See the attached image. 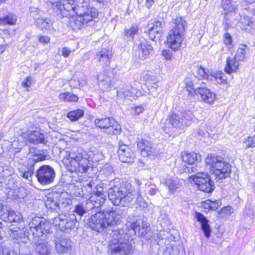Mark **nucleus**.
<instances>
[{
    "mask_svg": "<svg viewBox=\"0 0 255 255\" xmlns=\"http://www.w3.org/2000/svg\"><path fill=\"white\" fill-rule=\"evenodd\" d=\"M18 189L16 188H10L9 190L7 192V195L9 197H11L14 199H16L18 196Z\"/></svg>",
    "mask_w": 255,
    "mask_h": 255,
    "instance_id": "13d9d810",
    "label": "nucleus"
},
{
    "mask_svg": "<svg viewBox=\"0 0 255 255\" xmlns=\"http://www.w3.org/2000/svg\"><path fill=\"white\" fill-rule=\"evenodd\" d=\"M158 150L156 146L151 143L147 147L141 151V155L144 157H148L150 158H154L158 154Z\"/></svg>",
    "mask_w": 255,
    "mask_h": 255,
    "instance_id": "4c0bfd02",
    "label": "nucleus"
},
{
    "mask_svg": "<svg viewBox=\"0 0 255 255\" xmlns=\"http://www.w3.org/2000/svg\"><path fill=\"white\" fill-rule=\"evenodd\" d=\"M233 209L230 206H226L222 209L221 212L226 215H229L233 212Z\"/></svg>",
    "mask_w": 255,
    "mask_h": 255,
    "instance_id": "e2e57ef3",
    "label": "nucleus"
},
{
    "mask_svg": "<svg viewBox=\"0 0 255 255\" xmlns=\"http://www.w3.org/2000/svg\"><path fill=\"white\" fill-rule=\"evenodd\" d=\"M36 26L42 30H46L49 32H53V21L48 17H42L34 22Z\"/></svg>",
    "mask_w": 255,
    "mask_h": 255,
    "instance_id": "72a5a7b5",
    "label": "nucleus"
},
{
    "mask_svg": "<svg viewBox=\"0 0 255 255\" xmlns=\"http://www.w3.org/2000/svg\"><path fill=\"white\" fill-rule=\"evenodd\" d=\"M88 201L90 202L94 208L100 207L107 199V193L104 190L103 184L101 182L96 184L93 187L92 193L90 195Z\"/></svg>",
    "mask_w": 255,
    "mask_h": 255,
    "instance_id": "f8f14e48",
    "label": "nucleus"
},
{
    "mask_svg": "<svg viewBox=\"0 0 255 255\" xmlns=\"http://www.w3.org/2000/svg\"><path fill=\"white\" fill-rule=\"evenodd\" d=\"M29 11L30 16L34 19L35 21H37L38 19H40L42 17V12L38 8L34 6L30 7L29 8Z\"/></svg>",
    "mask_w": 255,
    "mask_h": 255,
    "instance_id": "3c124183",
    "label": "nucleus"
},
{
    "mask_svg": "<svg viewBox=\"0 0 255 255\" xmlns=\"http://www.w3.org/2000/svg\"><path fill=\"white\" fill-rule=\"evenodd\" d=\"M107 252L110 255H131L134 252L132 239L123 229L113 230L110 234Z\"/></svg>",
    "mask_w": 255,
    "mask_h": 255,
    "instance_id": "7ed1b4c3",
    "label": "nucleus"
},
{
    "mask_svg": "<svg viewBox=\"0 0 255 255\" xmlns=\"http://www.w3.org/2000/svg\"><path fill=\"white\" fill-rule=\"evenodd\" d=\"M10 231L11 233L10 235L15 243L26 244L29 241V232L26 229L16 227L11 229Z\"/></svg>",
    "mask_w": 255,
    "mask_h": 255,
    "instance_id": "a878e982",
    "label": "nucleus"
},
{
    "mask_svg": "<svg viewBox=\"0 0 255 255\" xmlns=\"http://www.w3.org/2000/svg\"><path fill=\"white\" fill-rule=\"evenodd\" d=\"M151 143L146 139H141L138 140L137 143V147L141 151H143L144 149L146 148Z\"/></svg>",
    "mask_w": 255,
    "mask_h": 255,
    "instance_id": "6e6d98bb",
    "label": "nucleus"
},
{
    "mask_svg": "<svg viewBox=\"0 0 255 255\" xmlns=\"http://www.w3.org/2000/svg\"><path fill=\"white\" fill-rule=\"evenodd\" d=\"M182 160L186 163L188 164V166L184 165L185 166L184 171L189 173L198 172V169L197 167L194 166V165H196L199 162L201 161V155L194 152H185L182 154Z\"/></svg>",
    "mask_w": 255,
    "mask_h": 255,
    "instance_id": "4468645a",
    "label": "nucleus"
},
{
    "mask_svg": "<svg viewBox=\"0 0 255 255\" xmlns=\"http://www.w3.org/2000/svg\"><path fill=\"white\" fill-rule=\"evenodd\" d=\"M245 143L247 147H255V136L248 137Z\"/></svg>",
    "mask_w": 255,
    "mask_h": 255,
    "instance_id": "4d7b16f0",
    "label": "nucleus"
},
{
    "mask_svg": "<svg viewBox=\"0 0 255 255\" xmlns=\"http://www.w3.org/2000/svg\"><path fill=\"white\" fill-rule=\"evenodd\" d=\"M173 28L167 37V42L170 48L177 51L180 49L184 39L186 22L182 17H179L173 20Z\"/></svg>",
    "mask_w": 255,
    "mask_h": 255,
    "instance_id": "6e6552de",
    "label": "nucleus"
},
{
    "mask_svg": "<svg viewBox=\"0 0 255 255\" xmlns=\"http://www.w3.org/2000/svg\"><path fill=\"white\" fill-rule=\"evenodd\" d=\"M52 5L58 15L71 17L76 14L71 23L74 29H80L90 25L98 15L97 9L90 6L88 1L79 2L75 0H59L53 2Z\"/></svg>",
    "mask_w": 255,
    "mask_h": 255,
    "instance_id": "f257e3e1",
    "label": "nucleus"
},
{
    "mask_svg": "<svg viewBox=\"0 0 255 255\" xmlns=\"http://www.w3.org/2000/svg\"><path fill=\"white\" fill-rule=\"evenodd\" d=\"M162 55L167 60H170L172 57V53L169 50H164L162 51Z\"/></svg>",
    "mask_w": 255,
    "mask_h": 255,
    "instance_id": "052dcab7",
    "label": "nucleus"
},
{
    "mask_svg": "<svg viewBox=\"0 0 255 255\" xmlns=\"http://www.w3.org/2000/svg\"><path fill=\"white\" fill-rule=\"evenodd\" d=\"M163 26V20L151 19L147 24L148 29L145 33L148 34L149 38L151 40L154 41L156 38L159 39L161 37Z\"/></svg>",
    "mask_w": 255,
    "mask_h": 255,
    "instance_id": "dca6fc26",
    "label": "nucleus"
},
{
    "mask_svg": "<svg viewBox=\"0 0 255 255\" xmlns=\"http://www.w3.org/2000/svg\"><path fill=\"white\" fill-rule=\"evenodd\" d=\"M207 168L217 178L222 179L230 176L231 172L230 164L223 157L215 154H210L205 159Z\"/></svg>",
    "mask_w": 255,
    "mask_h": 255,
    "instance_id": "423d86ee",
    "label": "nucleus"
},
{
    "mask_svg": "<svg viewBox=\"0 0 255 255\" xmlns=\"http://www.w3.org/2000/svg\"><path fill=\"white\" fill-rule=\"evenodd\" d=\"M84 114V111L81 109H77L70 111L67 114V117L71 121L75 122L82 118Z\"/></svg>",
    "mask_w": 255,
    "mask_h": 255,
    "instance_id": "37998d69",
    "label": "nucleus"
},
{
    "mask_svg": "<svg viewBox=\"0 0 255 255\" xmlns=\"http://www.w3.org/2000/svg\"><path fill=\"white\" fill-rule=\"evenodd\" d=\"M4 214L3 218L6 217L7 221L9 222H17L21 219V215L19 213H16L12 210H7Z\"/></svg>",
    "mask_w": 255,
    "mask_h": 255,
    "instance_id": "a18cd8bd",
    "label": "nucleus"
},
{
    "mask_svg": "<svg viewBox=\"0 0 255 255\" xmlns=\"http://www.w3.org/2000/svg\"><path fill=\"white\" fill-rule=\"evenodd\" d=\"M72 204L71 199L68 197L67 193H62L58 200L57 212H65L70 209Z\"/></svg>",
    "mask_w": 255,
    "mask_h": 255,
    "instance_id": "2f4dec72",
    "label": "nucleus"
},
{
    "mask_svg": "<svg viewBox=\"0 0 255 255\" xmlns=\"http://www.w3.org/2000/svg\"><path fill=\"white\" fill-rule=\"evenodd\" d=\"M190 178L201 191L211 193L214 189V182L211 180L208 174L205 172H198L195 175L191 176Z\"/></svg>",
    "mask_w": 255,
    "mask_h": 255,
    "instance_id": "9b49d317",
    "label": "nucleus"
},
{
    "mask_svg": "<svg viewBox=\"0 0 255 255\" xmlns=\"http://www.w3.org/2000/svg\"><path fill=\"white\" fill-rule=\"evenodd\" d=\"M143 78L149 93L153 97H157L161 91V89L159 87V82L156 76L146 74Z\"/></svg>",
    "mask_w": 255,
    "mask_h": 255,
    "instance_id": "f3484780",
    "label": "nucleus"
},
{
    "mask_svg": "<svg viewBox=\"0 0 255 255\" xmlns=\"http://www.w3.org/2000/svg\"><path fill=\"white\" fill-rule=\"evenodd\" d=\"M119 146L118 154L120 160L123 162H132L134 155L131 149L121 141H119Z\"/></svg>",
    "mask_w": 255,
    "mask_h": 255,
    "instance_id": "5701e85b",
    "label": "nucleus"
},
{
    "mask_svg": "<svg viewBox=\"0 0 255 255\" xmlns=\"http://www.w3.org/2000/svg\"><path fill=\"white\" fill-rule=\"evenodd\" d=\"M197 95L200 96L201 99L205 103L212 104L215 101L216 95L210 90L202 86L198 87L196 90Z\"/></svg>",
    "mask_w": 255,
    "mask_h": 255,
    "instance_id": "c756f323",
    "label": "nucleus"
},
{
    "mask_svg": "<svg viewBox=\"0 0 255 255\" xmlns=\"http://www.w3.org/2000/svg\"><path fill=\"white\" fill-rule=\"evenodd\" d=\"M58 98L60 101H62L65 102H77L79 99V98L77 95L70 92L61 93L59 94Z\"/></svg>",
    "mask_w": 255,
    "mask_h": 255,
    "instance_id": "79ce46f5",
    "label": "nucleus"
},
{
    "mask_svg": "<svg viewBox=\"0 0 255 255\" xmlns=\"http://www.w3.org/2000/svg\"><path fill=\"white\" fill-rule=\"evenodd\" d=\"M38 182L41 185H46L52 183L55 178L54 169L49 165H42L36 171Z\"/></svg>",
    "mask_w": 255,
    "mask_h": 255,
    "instance_id": "ddd939ff",
    "label": "nucleus"
},
{
    "mask_svg": "<svg viewBox=\"0 0 255 255\" xmlns=\"http://www.w3.org/2000/svg\"><path fill=\"white\" fill-rule=\"evenodd\" d=\"M113 119L109 118H106L104 119H97L95 121V125L99 128L106 129V128L110 125L112 123Z\"/></svg>",
    "mask_w": 255,
    "mask_h": 255,
    "instance_id": "49530a36",
    "label": "nucleus"
},
{
    "mask_svg": "<svg viewBox=\"0 0 255 255\" xmlns=\"http://www.w3.org/2000/svg\"><path fill=\"white\" fill-rule=\"evenodd\" d=\"M54 242L55 250L59 254L66 253L71 249V241L67 237L56 238Z\"/></svg>",
    "mask_w": 255,
    "mask_h": 255,
    "instance_id": "393cba45",
    "label": "nucleus"
},
{
    "mask_svg": "<svg viewBox=\"0 0 255 255\" xmlns=\"http://www.w3.org/2000/svg\"><path fill=\"white\" fill-rule=\"evenodd\" d=\"M21 137L34 144L45 143L46 137L44 133L39 130L28 131L22 132Z\"/></svg>",
    "mask_w": 255,
    "mask_h": 255,
    "instance_id": "a211bd4d",
    "label": "nucleus"
},
{
    "mask_svg": "<svg viewBox=\"0 0 255 255\" xmlns=\"http://www.w3.org/2000/svg\"><path fill=\"white\" fill-rule=\"evenodd\" d=\"M17 20L16 16L12 13H8L6 15L0 18V25H14L16 23Z\"/></svg>",
    "mask_w": 255,
    "mask_h": 255,
    "instance_id": "e433bc0d",
    "label": "nucleus"
},
{
    "mask_svg": "<svg viewBox=\"0 0 255 255\" xmlns=\"http://www.w3.org/2000/svg\"><path fill=\"white\" fill-rule=\"evenodd\" d=\"M195 218L197 221L201 224V229L204 235L207 238H209L210 237L211 230L208 224V220L202 214L198 212H196Z\"/></svg>",
    "mask_w": 255,
    "mask_h": 255,
    "instance_id": "473e14b6",
    "label": "nucleus"
},
{
    "mask_svg": "<svg viewBox=\"0 0 255 255\" xmlns=\"http://www.w3.org/2000/svg\"><path fill=\"white\" fill-rule=\"evenodd\" d=\"M211 78L212 79V80L213 79H215L220 84L227 83V77L222 72H218L216 73H212L211 74Z\"/></svg>",
    "mask_w": 255,
    "mask_h": 255,
    "instance_id": "8fccbe9b",
    "label": "nucleus"
},
{
    "mask_svg": "<svg viewBox=\"0 0 255 255\" xmlns=\"http://www.w3.org/2000/svg\"><path fill=\"white\" fill-rule=\"evenodd\" d=\"M45 159V155H39L35 156L32 160H29L27 164L22 165L18 168L19 175L25 179L31 180L34 173L35 163Z\"/></svg>",
    "mask_w": 255,
    "mask_h": 255,
    "instance_id": "2eb2a0df",
    "label": "nucleus"
},
{
    "mask_svg": "<svg viewBox=\"0 0 255 255\" xmlns=\"http://www.w3.org/2000/svg\"><path fill=\"white\" fill-rule=\"evenodd\" d=\"M239 60L235 57H228L227 59V63L225 68V71L228 74L236 72L239 68Z\"/></svg>",
    "mask_w": 255,
    "mask_h": 255,
    "instance_id": "f704fd0d",
    "label": "nucleus"
},
{
    "mask_svg": "<svg viewBox=\"0 0 255 255\" xmlns=\"http://www.w3.org/2000/svg\"><path fill=\"white\" fill-rule=\"evenodd\" d=\"M74 213L80 216H82L84 214L87 212L86 208L82 203H79L76 205L74 210Z\"/></svg>",
    "mask_w": 255,
    "mask_h": 255,
    "instance_id": "5fc2aeb1",
    "label": "nucleus"
},
{
    "mask_svg": "<svg viewBox=\"0 0 255 255\" xmlns=\"http://www.w3.org/2000/svg\"><path fill=\"white\" fill-rule=\"evenodd\" d=\"M193 117L191 111L180 114L172 113L167 120V124L162 127V129L165 133L171 135L175 130L189 126Z\"/></svg>",
    "mask_w": 255,
    "mask_h": 255,
    "instance_id": "0eeeda50",
    "label": "nucleus"
},
{
    "mask_svg": "<svg viewBox=\"0 0 255 255\" xmlns=\"http://www.w3.org/2000/svg\"><path fill=\"white\" fill-rule=\"evenodd\" d=\"M71 52V50L70 48L65 47L62 49V55L64 57H67Z\"/></svg>",
    "mask_w": 255,
    "mask_h": 255,
    "instance_id": "774afa93",
    "label": "nucleus"
},
{
    "mask_svg": "<svg viewBox=\"0 0 255 255\" xmlns=\"http://www.w3.org/2000/svg\"><path fill=\"white\" fill-rule=\"evenodd\" d=\"M117 97L122 99L134 98L137 97V89L132 87L129 83L121 85L117 91Z\"/></svg>",
    "mask_w": 255,
    "mask_h": 255,
    "instance_id": "aec40b11",
    "label": "nucleus"
},
{
    "mask_svg": "<svg viewBox=\"0 0 255 255\" xmlns=\"http://www.w3.org/2000/svg\"><path fill=\"white\" fill-rule=\"evenodd\" d=\"M145 187L147 193L151 196L155 195L159 191L156 185L154 184H152L150 182H147L146 184Z\"/></svg>",
    "mask_w": 255,
    "mask_h": 255,
    "instance_id": "864d4df0",
    "label": "nucleus"
},
{
    "mask_svg": "<svg viewBox=\"0 0 255 255\" xmlns=\"http://www.w3.org/2000/svg\"><path fill=\"white\" fill-rule=\"evenodd\" d=\"M139 42L136 55L138 57L137 59L143 61L149 58V55L153 51V48L150 44L144 39L140 40Z\"/></svg>",
    "mask_w": 255,
    "mask_h": 255,
    "instance_id": "b1692460",
    "label": "nucleus"
},
{
    "mask_svg": "<svg viewBox=\"0 0 255 255\" xmlns=\"http://www.w3.org/2000/svg\"><path fill=\"white\" fill-rule=\"evenodd\" d=\"M196 72L199 78L212 80V79L211 78V74L212 73H210L208 69H206L201 66L198 67H197Z\"/></svg>",
    "mask_w": 255,
    "mask_h": 255,
    "instance_id": "de8ad7c7",
    "label": "nucleus"
},
{
    "mask_svg": "<svg viewBox=\"0 0 255 255\" xmlns=\"http://www.w3.org/2000/svg\"><path fill=\"white\" fill-rule=\"evenodd\" d=\"M112 58V53L106 49H102L98 51L95 56V59L98 64L103 67L108 66Z\"/></svg>",
    "mask_w": 255,
    "mask_h": 255,
    "instance_id": "cd10ccee",
    "label": "nucleus"
},
{
    "mask_svg": "<svg viewBox=\"0 0 255 255\" xmlns=\"http://www.w3.org/2000/svg\"><path fill=\"white\" fill-rule=\"evenodd\" d=\"M160 183L165 185L170 194H173L175 191L181 186V183L176 177L166 175L160 176Z\"/></svg>",
    "mask_w": 255,
    "mask_h": 255,
    "instance_id": "4be33fe9",
    "label": "nucleus"
},
{
    "mask_svg": "<svg viewBox=\"0 0 255 255\" xmlns=\"http://www.w3.org/2000/svg\"><path fill=\"white\" fill-rule=\"evenodd\" d=\"M232 41V38L231 35L228 33H226L224 35V42L226 45L231 44Z\"/></svg>",
    "mask_w": 255,
    "mask_h": 255,
    "instance_id": "680f3d73",
    "label": "nucleus"
},
{
    "mask_svg": "<svg viewBox=\"0 0 255 255\" xmlns=\"http://www.w3.org/2000/svg\"><path fill=\"white\" fill-rule=\"evenodd\" d=\"M50 38L49 36L43 35L41 36L39 38V41L40 43L43 44H46L50 42Z\"/></svg>",
    "mask_w": 255,
    "mask_h": 255,
    "instance_id": "0e129e2a",
    "label": "nucleus"
},
{
    "mask_svg": "<svg viewBox=\"0 0 255 255\" xmlns=\"http://www.w3.org/2000/svg\"><path fill=\"white\" fill-rule=\"evenodd\" d=\"M221 6L223 9L222 13L225 15L224 29L227 30L230 26V23L228 21L229 20V17L235 13V11L237 9V5L231 0H223Z\"/></svg>",
    "mask_w": 255,
    "mask_h": 255,
    "instance_id": "412c9836",
    "label": "nucleus"
},
{
    "mask_svg": "<svg viewBox=\"0 0 255 255\" xmlns=\"http://www.w3.org/2000/svg\"><path fill=\"white\" fill-rule=\"evenodd\" d=\"M45 205L48 209L57 211L58 200L52 194L49 195L45 200Z\"/></svg>",
    "mask_w": 255,
    "mask_h": 255,
    "instance_id": "a19ab883",
    "label": "nucleus"
},
{
    "mask_svg": "<svg viewBox=\"0 0 255 255\" xmlns=\"http://www.w3.org/2000/svg\"><path fill=\"white\" fill-rule=\"evenodd\" d=\"M106 132L109 134H118L121 131L120 125L115 120H112V123L106 129Z\"/></svg>",
    "mask_w": 255,
    "mask_h": 255,
    "instance_id": "ea45409f",
    "label": "nucleus"
},
{
    "mask_svg": "<svg viewBox=\"0 0 255 255\" xmlns=\"http://www.w3.org/2000/svg\"><path fill=\"white\" fill-rule=\"evenodd\" d=\"M185 88L186 90L191 95H197L196 90L198 87H195L193 85V82L190 79H186L185 81Z\"/></svg>",
    "mask_w": 255,
    "mask_h": 255,
    "instance_id": "603ef678",
    "label": "nucleus"
},
{
    "mask_svg": "<svg viewBox=\"0 0 255 255\" xmlns=\"http://www.w3.org/2000/svg\"><path fill=\"white\" fill-rule=\"evenodd\" d=\"M240 19L239 21V26L243 30H247L248 27H251L253 21L252 18L243 13H239Z\"/></svg>",
    "mask_w": 255,
    "mask_h": 255,
    "instance_id": "c9c22d12",
    "label": "nucleus"
},
{
    "mask_svg": "<svg viewBox=\"0 0 255 255\" xmlns=\"http://www.w3.org/2000/svg\"><path fill=\"white\" fill-rule=\"evenodd\" d=\"M28 226L35 238H47L50 233L51 224L43 218L36 217L32 219Z\"/></svg>",
    "mask_w": 255,
    "mask_h": 255,
    "instance_id": "1a4fd4ad",
    "label": "nucleus"
},
{
    "mask_svg": "<svg viewBox=\"0 0 255 255\" xmlns=\"http://www.w3.org/2000/svg\"><path fill=\"white\" fill-rule=\"evenodd\" d=\"M32 84V79L31 77H28L26 78L25 81L22 82L21 85L23 87L28 88L31 86Z\"/></svg>",
    "mask_w": 255,
    "mask_h": 255,
    "instance_id": "69168bd1",
    "label": "nucleus"
},
{
    "mask_svg": "<svg viewBox=\"0 0 255 255\" xmlns=\"http://www.w3.org/2000/svg\"><path fill=\"white\" fill-rule=\"evenodd\" d=\"M212 130L210 129L209 131L208 126L203 124L200 126L198 129V134L201 136H205L206 134H208L209 136L213 137L214 136V134L212 133Z\"/></svg>",
    "mask_w": 255,
    "mask_h": 255,
    "instance_id": "09e8293b",
    "label": "nucleus"
},
{
    "mask_svg": "<svg viewBox=\"0 0 255 255\" xmlns=\"http://www.w3.org/2000/svg\"><path fill=\"white\" fill-rule=\"evenodd\" d=\"M112 75L111 73H100L97 75L99 86L102 91H108L115 85L116 79H111Z\"/></svg>",
    "mask_w": 255,
    "mask_h": 255,
    "instance_id": "6ab92c4d",
    "label": "nucleus"
},
{
    "mask_svg": "<svg viewBox=\"0 0 255 255\" xmlns=\"http://www.w3.org/2000/svg\"><path fill=\"white\" fill-rule=\"evenodd\" d=\"M29 153L31 154H33V158L30 159V160H32L35 156H38L39 155H42L41 153H39V151H38L36 148L33 147H30L29 148Z\"/></svg>",
    "mask_w": 255,
    "mask_h": 255,
    "instance_id": "338daca9",
    "label": "nucleus"
},
{
    "mask_svg": "<svg viewBox=\"0 0 255 255\" xmlns=\"http://www.w3.org/2000/svg\"><path fill=\"white\" fill-rule=\"evenodd\" d=\"M121 218V215L118 210H103L91 216L89 220V227L100 232L108 227L117 224Z\"/></svg>",
    "mask_w": 255,
    "mask_h": 255,
    "instance_id": "20e7f679",
    "label": "nucleus"
},
{
    "mask_svg": "<svg viewBox=\"0 0 255 255\" xmlns=\"http://www.w3.org/2000/svg\"><path fill=\"white\" fill-rule=\"evenodd\" d=\"M47 238H37L35 239V250L39 255H49L51 252V247L46 240Z\"/></svg>",
    "mask_w": 255,
    "mask_h": 255,
    "instance_id": "bb28decb",
    "label": "nucleus"
},
{
    "mask_svg": "<svg viewBox=\"0 0 255 255\" xmlns=\"http://www.w3.org/2000/svg\"><path fill=\"white\" fill-rule=\"evenodd\" d=\"M128 224L135 234L141 236L146 234L149 228L146 222L141 219L137 220L135 222H129Z\"/></svg>",
    "mask_w": 255,
    "mask_h": 255,
    "instance_id": "7c9ffc66",
    "label": "nucleus"
},
{
    "mask_svg": "<svg viewBox=\"0 0 255 255\" xmlns=\"http://www.w3.org/2000/svg\"><path fill=\"white\" fill-rule=\"evenodd\" d=\"M211 210H216L218 207L221 205V201L220 200H217L216 201L211 200Z\"/></svg>",
    "mask_w": 255,
    "mask_h": 255,
    "instance_id": "bf43d9fd",
    "label": "nucleus"
},
{
    "mask_svg": "<svg viewBox=\"0 0 255 255\" xmlns=\"http://www.w3.org/2000/svg\"><path fill=\"white\" fill-rule=\"evenodd\" d=\"M76 222L74 214H62L53 219V225L58 226L61 231L66 233L69 232L75 227Z\"/></svg>",
    "mask_w": 255,
    "mask_h": 255,
    "instance_id": "9d476101",
    "label": "nucleus"
},
{
    "mask_svg": "<svg viewBox=\"0 0 255 255\" xmlns=\"http://www.w3.org/2000/svg\"><path fill=\"white\" fill-rule=\"evenodd\" d=\"M89 158L85 151L77 153L72 151L63 158V162L69 171L83 173L86 172L91 165Z\"/></svg>",
    "mask_w": 255,
    "mask_h": 255,
    "instance_id": "39448f33",
    "label": "nucleus"
},
{
    "mask_svg": "<svg viewBox=\"0 0 255 255\" xmlns=\"http://www.w3.org/2000/svg\"><path fill=\"white\" fill-rule=\"evenodd\" d=\"M249 51V48L247 45L241 44L239 45V48L234 57L239 61H243Z\"/></svg>",
    "mask_w": 255,
    "mask_h": 255,
    "instance_id": "58836bf2",
    "label": "nucleus"
},
{
    "mask_svg": "<svg viewBox=\"0 0 255 255\" xmlns=\"http://www.w3.org/2000/svg\"><path fill=\"white\" fill-rule=\"evenodd\" d=\"M95 183L91 181L82 187L74 186L73 193L76 196L88 199L90 195L92 193L93 187Z\"/></svg>",
    "mask_w": 255,
    "mask_h": 255,
    "instance_id": "c85d7f7f",
    "label": "nucleus"
},
{
    "mask_svg": "<svg viewBox=\"0 0 255 255\" xmlns=\"http://www.w3.org/2000/svg\"><path fill=\"white\" fill-rule=\"evenodd\" d=\"M138 31V27L136 25H132L129 28H126L123 38L127 40L132 39L134 36L137 34Z\"/></svg>",
    "mask_w": 255,
    "mask_h": 255,
    "instance_id": "c03bdc74",
    "label": "nucleus"
},
{
    "mask_svg": "<svg viewBox=\"0 0 255 255\" xmlns=\"http://www.w3.org/2000/svg\"><path fill=\"white\" fill-rule=\"evenodd\" d=\"M110 185L108 197L114 205L127 207L135 198L140 206H146V202L141 197L139 190L136 191L130 183L116 178L110 181Z\"/></svg>",
    "mask_w": 255,
    "mask_h": 255,
    "instance_id": "f03ea898",
    "label": "nucleus"
}]
</instances>
